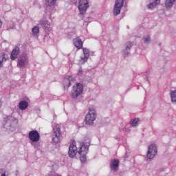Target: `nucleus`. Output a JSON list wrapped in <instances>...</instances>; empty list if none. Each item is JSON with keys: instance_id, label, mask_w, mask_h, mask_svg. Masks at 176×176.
<instances>
[{"instance_id": "1", "label": "nucleus", "mask_w": 176, "mask_h": 176, "mask_svg": "<svg viewBox=\"0 0 176 176\" xmlns=\"http://www.w3.org/2000/svg\"><path fill=\"white\" fill-rule=\"evenodd\" d=\"M90 143L85 144L78 148L75 145V143H72L69 146L68 155L69 157H75V156H79L81 162H86V155H87V152H89V146Z\"/></svg>"}, {"instance_id": "2", "label": "nucleus", "mask_w": 176, "mask_h": 176, "mask_svg": "<svg viewBox=\"0 0 176 176\" xmlns=\"http://www.w3.org/2000/svg\"><path fill=\"white\" fill-rule=\"evenodd\" d=\"M96 118L97 112L94 109H89L88 113L85 116V122L87 124L91 126V124L94 123V120H96Z\"/></svg>"}, {"instance_id": "3", "label": "nucleus", "mask_w": 176, "mask_h": 176, "mask_svg": "<svg viewBox=\"0 0 176 176\" xmlns=\"http://www.w3.org/2000/svg\"><path fill=\"white\" fill-rule=\"evenodd\" d=\"M83 93V85L80 83H76L72 91V98H78Z\"/></svg>"}, {"instance_id": "4", "label": "nucleus", "mask_w": 176, "mask_h": 176, "mask_svg": "<svg viewBox=\"0 0 176 176\" xmlns=\"http://www.w3.org/2000/svg\"><path fill=\"white\" fill-rule=\"evenodd\" d=\"M53 134L52 135V141L53 142L58 143L60 142V138L61 135V131L60 129V125L56 124L54 129H53Z\"/></svg>"}, {"instance_id": "5", "label": "nucleus", "mask_w": 176, "mask_h": 176, "mask_svg": "<svg viewBox=\"0 0 176 176\" xmlns=\"http://www.w3.org/2000/svg\"><path fill=\"white\" fill-rule=\"evenodd\" d=\"M78 10L80 14H85L89 9V1L87 0H79Z\"/></svg>"}, {"instance_id": "6", "label": "nucleus", "mask_w": 176, "mask_h": 176, "mask_svg": "<svg viewBox=\"0 0 176 176\" xmlns=\"http://www.w3.org/2000/svg\"><path fill=\"white\" fill-rule=\"evenodd\" d=\"M83 56L80 57L79 63L85 64V63H87V60L90 57V54L93 55L94 52H91L89 49L82 48Z\"/></svg>"}, {"instance_id": "7", "label": "nucleus", "mask_w": 176, "mask_h": 176, "mask_svg": "<svg viewBox=\"0 0 176 176\" xmlns=\"http://www.w3.org/2000/svg\"><path fill=\"white\" fill-rule=\"evenodd\" d=\"M157 154V147L153 144L148 146L146 157L148 159H153Z\"/></svg>"}, {"instance_id": "8", "label": "nucleus", "mask_w": 176, "mask_h": 176, "mask_svg": "<svg viewBox=\"0 0 176 176\" xmlns=\"http://www.w3.org/2000/svg\"><path fill=\"white\" fill-rule=\"evenodd\" d=\"M124 3V0H116L114 8L113 10V13L114 16H118V14H120V10H122V8H123V4Z\"/></svg>"}, {"instance_id": "9", "label": "nucleus", "mask_w": 176, "mask_h": 176, "mask_svg": "<svg viewBox=\"0 0 176 176\" xmlns=\"http://www.w3.org/2000/svg\"><path fill=\"white\" fill-rule=\"evenodd\" d=\"M5 123L3 124L4 129H6L7 130H10L12 129V126H14L16 124V118L13 117H8L5 119L4 120Z\"/></svg>"}, {"instance_id": "10", "label": "nucleus", "mask_w": 176, "mask_h": 176, "mask_svg": "<svg viewBox=\"0 0 176 176\" xmlns=\"http://www.w3.org/2000/svg\"><path fill=\"white\" fill-rule=\"evenodd\" d=\"M29 139L32 142H38L41 140V135L38 131H31L29 132Z\"/></svg>"}, {"instance_id": "11", "label": "nucleus", "mask_w": 176, "mask_h": 176, "mask_svg": "<svg viewBox=\"0 0 176 176\" xmlns=\"http://www.w3.org/2000/svg\"><path fill=\"white\" fill-rule=\"evenodd\" d=\"M146 3V8L148 10H153V9L160 3V0H147Z\"/></svg>"}, {"instance_id": "12", "label": "nucleus", "mask_w": 176, "mask_h": 176, "mask_svg": "<svg viewBox=\"0 0 176 176\" xmlns=\"http://www.w3.org/2000/svg\"><path fill=\"white\" fill-rule=\"evenodd\" d=\"M39 25H42V27H43L47 31H50L51 30L50 22H49L48 21H46V19H43L39 21Z\"/></svg>"}, {"instance_id": "13", "label": "nucleus", "mask_w": 176, "mask_h": 176, "mask_svg": "<svg viewBox=\"0 0 176 176\" xmlns=\"http://www.w3.org/2000/svg\"><path fill=\"white\" fill-rule=\"evenodd\" d=\"M119 167V160L118 159H113L111 160L110 163V168L113 171H116L118 170V168Z\"/></svg>"}, {"instance_id": "14", "label": "nucleus", "mask_w": 176, "mask_h": 176, "mask_svg": "<svg viewBox=\"0 0 176 176\" xmlns=\"http://www.w3.org/2000/svg\"><path fill=\"white\" fill-rule=\"evenodd\" d=\"M20 54V48L19 47H15V48L11 52L10 58L14 60L17 58V56Z\"/></svg>"}, {"instance_id": "15", "label": "nucleus", "mask_w": 176, "mask_h": 176, "mask_svg": "<svg viewBox=\"0 0 176 176\" xmlns=\"http://www.w3.org/2000/svg\"><path fill=\"white\" fill-rule=\"evenodd\" d=\"M39 26H34L32 29L31 35L33 36V38H39Z\"/></svg>"}, {"instance_id": "16", "label": "nucleus", "mask_w": 176, "mask_h": 176, "mask_svg": "<svg viewBox=\"0 0 176 176\" xmlns=\"http://www.w3.org/2000/svg\"><path fill=\"white\" fill-rule=\"evenodd\" d=\"M26 63H27V56H21L19 58L17 65H18V67L21 68V67H24V65H25Z\"/></svg>"}, {"instance_id": "17", "label": "nucleus", "mask_w": 176, "mask_h": 176, "mask_svg": "<svg viewBox=\"0 0 176 176\" xmlns=\"http://www.w3.org/2000/svg\"><path fill=\"white\" fill-rule=\"evenodd\" d=\"M72 79L74 78L71 76H69L64 78L63 81L64 87H69V86H71V81L72 80Z\"/></svg>"}, {"instance_id": "18", "label": "nucleus", "mask_w": 176, "mask_h": 176, "mask_svg": "<svg viewBox=\"0 0 176 176\" xmlns=\"http://www.w3.org/2000/svg\"><path fill=\"white\" fill-rule=\"evenodd\" d=\"M176 0H165L164 6L166 9H171L174 4L175 3Z\"/></svg>"}, {"instance_id": "19", "label": "nucleus", "mask_w": 176, "mask_h": 176, "mask_svg": "<svg viewBox=\"0 0 176 176\" xmlns=\"http://www.w3.org/2000/svg\"><path fill=\"white\" fill-rule=\"evenodd\" d=\"M19 108L21 111H25V109L28 108V102L25 100H22L19 103Z\"/></svg>"}, {"instance_id": "20", "label": "nucleus", "mask_w": 176, "mask_h": 176, "mask_svg": "<svg viewBox=\"0 0 176 176\" xmlns=\"http://www.w3.org/2000/svg\"><path fill=\"white\" fill-rule=\"evenodd\" d=\"M131 47V45L127 46L125 45V47L123 49L122 51V56L124 58H126V57L129 56V54H130V48Z\"/></svg>"}, {"instance_id": "21", "label": "nucleus", "mask_w": 176, "mask_h": 176, "mask_svg": "<svg viewBox=\"0 0 176 176\" xmlns=\"http://www.w3.org/2000/svg\"><path fill=\"white\" fill-rule=\"evenodd\" d=\"M8 60V55L5 54H0V68L3 67V63Z\"/></svg>"}, {"instance_id": "22", "label": "nucleus", "mask_w": 176, "mask_h": 176, "mask_svg": "<svg viewBox=\"0 0 176 176\" xmlns=\"http://www.w3.org/2000/svg\"><path fill=\"white\" fill-rule=\"evenodd\" d=\"M73 43L74 45H82L83 44V41H82V40L76 36V37H74V38L73 39Z\"/></svg>"}, {"instance_id": "23", "label": "nucleus", "mask_w": 176, "mask_h": 176, "mask_svg": "<svg viewBox=\"0 0 176 176\" xmlns=\"http://www.w3.org/2000/svg\"><path fill=\"white\" fill-rule=\"evenodd\" d=\"M45 5H47V6H50V8L56 5V0H45Z\"/></svg>"}, {"instance_id": "24", "label": "nucleus", "mask_w": 176, "mask_h": 176, "mask_svg": "<svg viewBox=\"0 0 176 176\" xmlns=\"http://www.w3.org/2000/svg\"><path fill=\"white\" fill-rule=\"evenodd\" d=\"M171 102L176 104V91H173L170 93Z\"/></svg>"}, {"instance_id": "25", "label": "nucleus", "mask_w": 176, "mask_h": 176, "mask_svg": "<svg viewBox=\"0 0 176 176\" xmlns=\"http://www.w3.org/2000/svg\"><path fill=\"white\" fill-rule=\"evenodd\" d=\"M138 122H140V119H138V118H135V119L132 120L130 122L131 126L132 127H137V126L138 125Z\"/></svg>"}, {"instance_id": "26", "label": "nucleus", "mask_w": 176, "mask_h": 176, "mask_svg": "<svg viewBox=\"0 0 176 176\" xmlns=\"http://www.w3.org/2000/svg\"><path fill=\"white\" fill-rule=\"evenodd\" d=\"M67 38H69V39H74L76 38V34H75L74 32H70L67 34Z\"/></svg>"}, {"instance_id": "27", "label": "nucleus", "mask_w": 176, "mask_h": 176, "mask_svg": "<svg viewBox=\"0 0 176 176\" xmlns=\"http://www.w3.org/2000/svg\"><path fill=\"white\" fill-rule=\"evenodd\" d=\"M143 41L144 43H149V42H151V37L148 36H144Z\"/></svg>"}, {"instance_id": "28", "label": "nucleus", "mask_w": 176, "mask_h": 176, "mask_svg": "<svg viewBox=\"0 0 176 176\" xmlns=\"http://www.w3.org/2000/svg\"><path fill=\"white\" fill-rule=\"evenodd\" d=\"M31 145L34 146V148H38L39 147V144L37 143V142H30Z\"/></svg>"}, {"instance_id": "29", "label": "nucleus", "mask_w": 176, "mask_h": 176, "mask_svg": "<svg viewBox=\"0 0 176 176\" xmlns=\"http://www.w3.org/2000/svg\"><path fill=\"white\" fill-rule=\"evenodd\" d=\"M75 46L77 48V50H79L80 49H83V45H76Z\"/></svg>"}, {"instance_id": "30", "label": "nucleus", "mask_w": 176, "mask_h": 176, "mask_svg": "<svg viewBox=\"0 0 176 176\" xmlns=\"http://www.w3.org/2000/svg\"><path fill=\"white\" fill-rule=\"evenodd\" d=\"M83 74V72H82V70H79L78 75L80 76Z\"/></svg>"}, {"instance_id": "31", "label": "nucleus", "mask_w": 176, "mask_h": 176, "mask_svg": "<svg viewBox=\"0 0 176 176\" xmlns=\"http://www.w3.org/2000/svg\"><path fill=\"white\" fill-rule=\"evenodd\" d=\"M1 44H2V43H8V41H7L6 40H4V41H3V42H1Z\"/></svg>"}, {"instance_id": "32", "label": "nucleus", "mask_w": 176, "mask_h": 176, "mask_svg": "<svg viewBox=\"0 0 176 176\" xmlns=\"http://www.w3.org/2000/svg\"><path fill=\"white\" fill-rule=\"evenodd\" d=\"M2 28V21L0 19V28Z\"/></svg>"}, {"instance_id": "33", "label": "nucleus", "mask_w": 176, "mask_h": 176, "mask_svg": "<svg viewBox=\"0 0 176 176\" xmlns=\"http://www.w3.org/2000/svg\"><path fill=\"white\" fill-rule=\"evenodd\" d=\"M2 107V102L0 100V108Z\"/></svg>"}]
</instances>
